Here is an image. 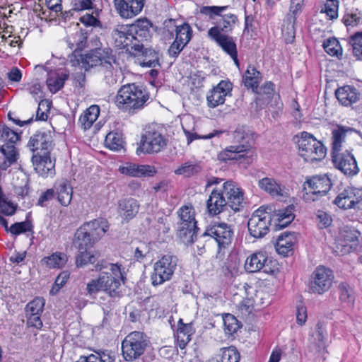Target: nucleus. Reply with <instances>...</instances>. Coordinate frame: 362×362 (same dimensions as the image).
<instances>
[{
  "instance_id": "3",
  "label": "nucleus",
  "mask_w": 362,
  "mask_h": 362,
  "mask_svg": "<svg viewBox=\"0 0 362 362\" xmlns=\"http://www.w3.org/2000/svg\"><path fill=\"white\" fill-rule=\"evenodd\" d=\"M149 99V93L145 88L135 83H128L118 90L116 103L120 110L135 114L147 105Z\"/></svg>"
},
{
  "instance_id": "10",
  "label": "nucleus",
  "mask_w": 362,
  "mask_h": 362,
  "mask_svg": "<svg viewBox=\"0 0 362 362\" xmlns=\"http://www.w3.org/2000/svg\"><path fill=\"white\" fill-rule=\"evenodd\" d=\"M177 261L175 256L170 255L163 256L154 265V272L151 277L152 284L158 286L170 280L176 269Z\"/></svg>"
},
{
  "instance_id": "44",
  "label": "nucleus",
  "mask_w": 362,
  "mask_h": 362,
  "mask_svg": "<svg viewBox=\"0 0 362 362\" xmlns=\"http://www.w3.org/2000/svg\"><path fill=\"white\" fill-rule=\"evenodd\" d=\"M177 214L180 223L185 226H197V221L195 219V211L192 206L185 205L178 211Z\"/></svg>"
},
{
  "instance_id": "50",
  "label": "nucleus",
  "mask_w": 362,
  "mask_h": 362,
  "mask_svg": "<svg viewBox=\"0 0 362 362\" xmlns=\"http://www.w3.org/2000/svg\"><path fill=\"white\" fill-rule=\"evenodd\" d=\"M107 148L113 151H119L123 147V139L119 132H111L108 133L105 139Z\"/></svg>"
},
{
  "instance_id": "34",
  "label": "nucleus",
  "mask_w": 362,
  "mask_h": 362,
  "mask_svg": "<svg viewBox=\"0 0 362 362\" xmlns=\"http://www.w3.org/2000/svg\"><path fill=\"white\" fill-rule=\"evenodd\" d=\"M54 189H55V196L57 195L59 202L64 206H68L72 199V187L66 180L57 182Z\"/></svg>"
},
{
  "instance_id": "55",
  "label": "nucleus",
  "mask_w": 362,
  "mask_h": 362,
  "mask_svg": "<svg viewBox=\"0 0 362 362\" xmlns=\"http://www.w3.org/2000/svg\"><path fill=\"white\" fill-rule=\"evenodd\" d=\"M323 48L330 56L339 57L342 54V49L339 41L336 38H329L324 41Z\"/></svg>"
},
{
  "instance_id": "4",
  "label": "nucleus",
  "mask_w": 362,
  "mask_h": 362,
  "mask_svg": "<svg viewBox=\"0 0 362 362\" xmlns=\"http://www.w3.org/2000/svg\"><path fill=\"white\" fill-rule=\"evenodd\" d=\"M272 207L260 206L247 221V226H288L295 218L294 206L275 211L272 214Z\"/></svg>"
},
{
  "instance_id": "53",
  "label": "nucleus",
  "mask_w": 362,
  "mask_h": 362,
  "mask_svg": "<svg viewBox=\"0 0 362 362\" xmlns=\"http://www.w3.org/2000/svg\"><path fill=\"white\" fill-rule=\"evenodd\" d=\"M349 44L352 47L354 56L362 61V31L356 32L349 37Z\"/></svg>"
},
{
  "instance_id": "47",
  "label": "nucleus",
  "mask_w": 362,
  "mask_h": 362,
  "mask_svg": "<svg viewBox=\"0 0 362 362\" xmlns=\"http://www.w3.org/2000/svg\"><path fill=\"white\" fill-rule=\"evenodd\" d=\"M342 21L346 27L356 26L362 23V12L358 8L346 9Z\"/></svg>"
},
{
  "instance_id": "11",
  "label": "nucleus",
  "mask_w": 362,
  "mask_h": 362,
  "mask_svg": "<svg viewBox=\"0 0 362 362\" xmlns=\"http://www.w3.org/2000/svg\"><path fill=\"white\" fill-rule=\"evenodd\" d=\"M360 232L355 228H339L336 237V250L338 255H344L356 250L358 243Z\"/></svg>"
},
{
  "instance_id": "19",
  "label": "nucleus",
  "mask_w": 362,
  "mask_h": 362,
  "mask_svg": "<svg viewBox=\"0 0 362 362\" xmlns=\"http://www.w3.org/2000/svg\"><path fill=\"white\" fill-rule=\"evenodd\" d=\"M304 185H308L310 193L316 197L312 199L315 201L320 197L325 196L332 187L331 180L326 174L307 177Z\"/></svg>"
},
{
  "instance_id": "30",
  "label": "nucleus",
  "mask_w": 362,
  "mask_h": 362,
  "mask_svg": "<svg viewBox=\"0 0 362 362\" xmlns=\"http://www.w3.org/2000/svg\"><path fill=\"white\" fill-rule=\"evenodd\" d=\"M297 235L292 232H285L279 236L275 248L278 254L288 257L293 250V245L296 241Z\"/></svg>"
},
{
  "instance_id": "13",
  "label": "nucleus",
  "mask_w": 362,
  "mask_h": 362,
  "mask_svg": "<svg viewBox=\"0 0 362 362\" xmlns=\"http://www.w3.org/2000/svg\"><path fill=\"white\" fill-rule=\"evenodd\" d=\"M112 49L110 47L95 48L90 50L88 53L81 55V66L85 71L90 69L100 66V69L105 65V62L114 60Z\"/></svg>"
},
{
  "instance_id": "42",
  "label": "nucleus",
  "mask_w": 362,
  "mask_h": 362,
  "mask_svg": "<svg viewBox=\"0 0 362 362\" xmlns=\"http://www.w3.org/2000/svg\"><path fill=\"white\" fill-rule=\"evenodd\" d=\"M68 78L69 74L66 73H53L49 74L46 83L49 91L55 93L64 87V83Z\"/></svg>"
},
{
  "instance_id": "52",
  "label": "nucleus",
  "mask_w": 362,
  "mask_h": 362,
  "mask_svg": "<svg viewBox=\"0 0 362 362\" xmlns=\"http://www.w3.org/2000/svg\"><path fill=\"white\" fill-rule=\"evenodd\" d=\"M17 205L8 200L0 187V212L6 216H12L16 211Z\"/></svg>"
},
{
  "instance_id": "7",
  "label": "nucleus",
  "mask_w": 362,
  "mask_h": 362,
  "mask_svg": "<svg viewBox=\"0 0 362 362\" xmlns=\"http://www.w3.org/2000/svg\"><path fill=\"white\" fill-rule=\"evenodd\" d=\"M296 141L301 156L305 160L317 161L321 160L326 156V148L323 144L315 139V137L306 132L300 133V136H296Z\"/></svg>"
},
{
  "instance_id": "9",
  "label": "nucleus",
  "mask_w": 362,
  "mask_h": 362,
  "mask_svg": "<svg viewBox=\"0 0 362 362\" xmlns=\"http://www.w3.org/2000/svg\"><path fill=\"white\" fill-rule=\"evenodd\" d=\"M228 8V6H203L200 8L199 12L202 14L208 16L210 19H214L215 16H220L221 19L218 22V25L214 27H216L221 33H228L233 30L234 25L238 21V17L235 14L221 13Z\"/></svg>"
},
{
  "instance_id": "15",
  "label": "nucleus",
  "mask_w": 362,
  "mask_h": 362,
  "mask_svg": "<svg viewBox=\"0 0 362 362\" xmlns=\"http://www.w3.org/2000/svg\"><path fill=\"white\" fill-rule=\"evenodd\" d=\"M112 37L115 45L119 49H125L127 52L132 53L133 51H139V43L136 42L134 35L130 34L129 25H118L112 32Z\"/></svg>"
},
{
  "instance_id": "57",
  "label": "nucleus",
  "mask_w": 362,
  "mask_h": 362,
  "mask_svg": "<svg viewBox=\"0 0 362 362\" xmlns=\"http://www.w3.org/2000/svg\"><path fill=\"white\" fill-rule=\"evenodd\" d=\"M339 292V299L341 301L352 303L354 301V291L352 288L346 282H341L338 286Z\"/></svg>"
},
{
  "instance_id": "8",
  "label": "nucleus",
  "mask_w": 362,
  "mask_h": 362,
  "mask_svg": "<svg viewBox=\"0 0 362 362\" xmlns=\"http://www.w3.org/2000/svg\"><path fill=\"white\" fill-rule=\"evenodd\" d=\"M121 267V264L118 263L111 264L110 272H102L100 274L103 291L112 298L121 296L119 290L121 281L123 284L125 282L126 277L124 276V272L122 271Z\"/></svg>"
},
{
  "instance_id": "25",
  "label": "nucleus",
  "mask_w": 362,
  "mask_h": 362,
  "mask_svg": "<svg viewBox=\"0 0 362 362\" xmlns=\"http://www.w3.org/2000/svg\"><path fill=\"white\" fill-rule=\"evenodd\" d=\"M255 91L258 94L255 99V103L261 108H262V105L266 104H270L271 106L278 105L276 100L279 99V95H276L275 84L273 82L267 81Z\"/></svg>"
},
{
  "instance_id": "59",
  "label": "nucleus",
  "mask_w": 362,
  "mask_h": 362,
  "mask_svg": "<svg viewBox=\"0 0 362 362\" xmlns=\"http://www.w3.org/2000/svg\"><path fill=\"white\" fill-rule=\"evenodd\" d=\"M0 138L7 141L6 143L16 144L20 139V136L6 124H3L0 126Z\"/></svg>"
},
{
  "instance_id": "63",
  "label": "nucleus",
  "mask_w": 362,
  "mask_h": 362,
  "mask_svg": "<svg viewBox=\"0 0 362 362\" xmlns=\"http://www.w3.org/2000/svg\"><path fill=\"white\" fill-rule=\"evenodd\" d=\"M313 336L315 339L317 341L319 346H321L324 344V341L327 336V332L322 322H318L317 323L316 330Z\"/></svg>"
},
{
  "instance_id": "26",
  "label": "nucleus",
  "mask_w": 362,
  "mask_h": 362,
  "mask_svg": "<svg viewBox=\"0 0 362 362\" xmlns=\"http://www.w3.org/2000/svg\"><path fill=\"white\" fill-rule=\"evenodd\" d=\"M32 162L35 170L39 175L47 177L55 174V165L50 158V154L35 153L32 157Z\"/></svg>"
},
{
  "instance_id": "16",
  "label": "nucleus",
  "mask_w": 362,
  "mask_h": 362,
  "mask_svg": "<svg viewBox=\"0 0 362 362\" xmlns=\"http://www.w3.org/2000/svg\"><path fill=\"white\" fill-rule=\"evenodd\" d=\"M233 84L229 81L222 80L206 95L208 107L215 108L225 103L226 97L231 96Z\"/></svg>"
},
{
  "instance_id": "17",
  "label": "nucleus",
  "mask_w": 362,
  "mask_h": 362,
  "mask_svg": "<svg viewBox=\"0 0 362 362\" xmlns=\"http://www.w3.org/2000/svg\"><path fill=\"white\" fill-rule=\"evenodd\" d=\"M28 146L33 152L50 154L54 146L51 132H37L30 138Z\"/></svg>"
},
{
  "instance_id": "56",
  "label": "nucleus",
  "mask_w": 362,
  "mask_h": 362,
  "mask_svg": "<svg viewBox=\"0 0 362 362\" xmlns=\"http://www.w3.org/2000/svg\"><path fill=\"white\" fill-rule=\"evenodd\" d=\"M45 306V300L43 298H35L29 302L25 308L26 315H41Z\"/></svg>"
},
{
  "instance_id": "2",
  "label": "nucleus",
  "mask_w": 362,
  "mask_h": 362,
  "mask_svg": "<svg viewBox=\"0 0 362 362\" xmlns=\"http://www.w3.org/2000/svg\"><path fill=\"white\" fill-rule=\"evenodd\" d=\"M243 192L241 189L233 182L227 181L221 192L213 189L206 202V206L211 215L218 214L227 206L236 212L243 208Z\"/></svg>"
},
{
  "instance_id": "61",
  "label": "nucleus",
  "mask_w": 362,
  "mask_h": 362,
  "mask_svg": "<svg viewBox=\"0 0 362 362\" xmlns=\"http://www.w3.org/2000/svg\"><path fill=\"white\" fill-rule=\"evenodd\" d=\"M86 290L87 293L90 296L96 294L100 291H103V286L100 275L98 276V279H92L90 282L87 284Z\"/></svg>"
},
{
  "instance_id": "51",
  "label": "nucleus",
  "mask_w": 362,
  "mask_h": 362,
  "mask_svg": "<svg viewBox=\"0 0 362 362\" xmlns=\"http://www.w3.org/2000/svg\"><path fill=\"white\" fill-rule=\"evenodd\" d=\"M115 62V57L114 60L105 62V65L100 69V71L104 74V80L105 83L111 86L117 83V79L115 73V69L112 63Z\"/></svg>"
},
{
  "instance_id": "37",
  "label": "nucleus",
  "mask_w": 362,
  "mask_h": 362,
  "mask_svg": "<svg viewBox=\"0 0 362 362\" xmlns=\"http://www.w3.org/2000/svg\"><path fill=\"white\" fill-rule=\"evenodd\" d=\"M99 115V106L96 105L90 106L79 117L78 124L80 127L84 130L90 129L94 122L98 119Z\"/></svg>"
},
{
  "instance_id": "29",
  "label": "nucleus",
  "mask_w": 362,
  "mask_h": 362,
  "mask_svg": "<svg viewBox=\"0 0 362 362\" xmlns=\"http://www.w3.org/2000/svg\"><path fill=\"white\" fill-rule=\"evenodd\" d=\"M139 51L132 52L134 56L139 57L140 64L142 66L156 67L159 64L158 53L151 47H146L144 44H139Z\"/></svg>"
},
{
  "instance_id": "46",
  "label": "nucleus",
  "mask_w": 362,
  "mask_h": 362,
  "mask_svg": "<svg viewBox=\"0 0 362 362\" xmlns=\"http://www.w3.org/2000/svg\"><path fill=\"white\" fill-rule=\"evenodd\" d=\"M199 228H180L177 233V237L186 245H191L197 240Z\"/></svg>"
},
{
  "instance_id": "18",
  "label": "nucleus",
  "mask_w": 362,
  "mask_h": 362,
  "mask_svg": "<svg viewBox=\"0 0 362 362\" xmlns=\"http://www.w3.org/2000/svg\"><path fill=\"white\" fill-rule=\"evenodd\" d=\"M304 4L291 2L289 13L282 25V33L285 36L286 43H292L295 39L297 16L302 13Z\"/></svg>"
},
{
  "instance_id": "35",
  "label": "nucleus",
  "mask_w": 362,
  "mask_h": 362,
  "mask_svg": "<svg viewBox=\"0 0 362 362\" xmlns=\"http://www.w3.org/2000/svg\"><path fill=\"white\" fill-rule=\"evenodd\" d=\"M353 129L341 125H337L332 132V154L341 152L342 144L345 141L346 134Z\"/></svg>"
},
{
  "instance_id": "45",
  "label": "nucleus",
  "mask_w": 362,
  "mask_h": 362,
  "mask_svg": "<svg viewBox=\"0 0 362 362\" xmlns=\"http://www.w3.org/2000/svg\"><path fill=\"white\" fill-rule=\"evenodd\" d=\"M221 354L216 358V362H239L240 355L237 349L230 346L220 349Z\"/></svg>"
},
{
  "instance_id": "54",
  "label": "nucleus",
  "mask_w": 362,
  "mask_h": 362,
  "mask_svg": "<svg viewBox=\"0 0 362 362\" xmlns=\"http://www.w3.org/2000/svg\"><path fill=\"white\" fill-rule=\"evenodd\" d=\"M14 144L6 143L0 146V152L4 156L5 159L15 164L19 158V153Z\"/></svg>"
},
{
  "instance_id": "41",
  "label": "nucleus",
  "mask_w": 362,
  "mask_h": 362,
  "mask_svg": "<svg viewBox=\"0 0 362 362\" xmlns=\"http://www.w3.org/2000/svg\"><path fill=\"white\" fill-rule=\"evenodd\" d=\"M192 333V325L191 324H184L182 320L180 319L178 322L177 330V340L180 349H184L189 342Z\"/></svg>"
},
{
  "instance_id": "43",
  "label": "nucleus",
  "mask_w": 362,
  "mask_h": 362,
  "mask_svg": "<svg viewBox=\"0 0 362 362\" xmlns=\"http://www.w3.org/2000/svg\"><path fill=\"white\" fill-rule=\"evenodd\" d=\"M87 39L86 33L79 30L73 34L71 37H69L66 42L69 47L71 49H74V52H81L86 47Z\"/></svg>"
},
{
  "instance_id": "49",
  "label": "nucleus",
  "mask_w": 362,
  "mask_h": 362,
  "mask_svg": "<svg viewBox=\"0 0 362 362\" xmlns=\"http://www.w3.org/2000/svg\"><path fill=\"white\" fill-rule=\"evenodd\" d=\"M89 249L79 250L76 256V265L77 267H83L88 264H94L98 259L95 254L88 252Z\"/></svg>"
},
{
  "instance_id": "5",
  "label": "nucleus",
  "mask_w": 362,
  "mask_h": 362,
  "mask_svg": "<svg viewBox=\"0 0 362 362\" xmlns=\"http://www.w3.org/2000/svg\"><path fill=\"white\" fill-rule=\"evenodd\" d=\"M151 343L143 332L134 331L127 334L122 342V351L127 361H133L142 356Z\"/></svg>"
},
{
  "instance_id": "58",
  "label": "nucleus",
  "mask_w": 362,
  "mask_h": 362,
  "mask_svg": "<svg viewBox=\"0 0 362 362\" xmlns=\"http://www.w3.org/2000/svg\"><path fill=\"white\" fill-rule=\"evenodd\" d=\"M223 320L225 332L228 334L235 333L240 328L238 320L231 314H226Z\"/></svg>"
},
{
  "instance_id": "60",
  "label": "nucleus",
  "mask_w": 362,
  "mask_h": 362,
  "mask_svg": "<svg viewBox=\"0 0 362 362\" xmlns=\"http://www.w3.org/2000/svg\"><path fill=\"white\" fill-rule=\"evenodd\" d=\"M338 0H327L325 4V13L330 19H335L338 16Z\"/></svg>"
},
{
  "instance_id": "33",
  "label": "nucleus",
  "mask_w": 362,
  "mask_h": 362,
  "mask_svg": "<svg viewBox=\"0 0 362 362\" xmlns=\"http://www.w3.org/2000/svg\"><path fill=\"white\" fill-rule=\"evenodd\" d=\"M139 204L134 198H127L119 201L118 212L121 217L128 222L138 213Z\"/></svg>"
},
{
  "instance_id": "12",
  "label": "nucleus",
  "mask_w": 362,
  "mask_h": 362,
  "mask_svg": "<svg viewBox=\"0 0 362 362\" xmlns=\"http://www.w3.org/2000/svg\"><path fill=\"white\" fill-rule=\"evenodd\" d=\"M334 279V274L331 269L323 266L317 267L313 272L309 282V292L322 294L327 291Z\"/></svg>"
},
{
  "instance_id": "20",
  "label": "nucleus",
  "mask_w": 362,
  "mask_h": 362,
  "mask_svg": "<svg viewBox=\"0 0 362 362\" xmlns=\"http://www.w3.org/2000/svg\"><path fill=\"white\" fill-rule=\"evenodd\" d=\"M115 8L122 18H132L139 14L145 4V0H113Z\"/></svg>"
},
{
  "instance_id": "28",
  "label": "nucleus",
  "mask_w": 362,
  "mask_h": 362,
  "mask_svg": "<svg viewBox=\"0 0 362 362\" xmlns=\"http://www.w3.org/2000/svg\"><path fill=\"white\" fill-rule=\"evenodd\" d=\"M119 171L121 174L134 177H152L157 172L154 166L133 163H127L124 166H120Z\"/></svg>"
},
{
  "instance_id": "64",
  "label": "nucleus",
  "mask_w": 362,
  "mask_h": 362,
  "mask_svg": "<svg viewBox=\"0 0 362 362\" xmlns=\"http://www.w3.org/2000/svg\"><path fill=\"white\" fill-rule=\"evenodd\" d=\"M187 45L184 42H180L177 39H175L173 42L170 45L168 48V54L170 57L177 58L182 50Z\"/></svg>"
},
{
  "instance_id": "1",
  "label": "nucleus",
  "mask_w": 362,
  "mask_h": 362,
  "mask_svg": "<svg viewBox=\"0 0 362 362\" xmlns=\"http://www.w3.org/2000/svg\"><path fill=\"white\" fill-rule=\"evenodd\" d=\"M236 145L227 147L220 152L218 158L221 161L237 160L247 164L251 163L255 156L252 146L255 144L254 133L247 126H239L232 134Z\"/></svg>"
},
{
  "instance_id": "38",
  "label": "nucleus",
  "mask_w": 362,
  "mask_h": 362,
  "mask_svg": "<svg viewBox=\"0 0 362 362\" xmlns=\"http://www.w3.org/2000/svg\"><path fill=\"white\" fill-rule=\"evenodd\" d=\"M334 204L341 209H348L354 208L358 202L355 200V194L352 189H344L335 198Z\"/></svg>"
},
{
  "instance_id": "27",
  "label": "nucleus",
  "mask_w": 362,
  "mask_h": 362,
  "mask_svg": "<svg viewBox=\"0 0 362 362\" xmlns=\"http://www.w3.org/2000/svg\"><path fill=\"white\" fill-rule=\"evenodd\" d=\"M208 37L214 41L228 55L237 52L236 44L232 37L219 33L216 27H211L207 33Z\"/></svg>"
},
{
  "instance_id": "31",
  "label": "nucleus",
  "mask_w": 362,
  "mask_h": 362,
  "mask_svg": "<svg viewBox=\"0 0 362 362\" xmlns=\"http://www.w3.org/2000/svg\"><path fill=\"white\" fill-rule=\"evenodd\" d=\"M165 28H175V38L180 40V42H184L187 45L191 40L193 31L187 23H184L180 25H175V21L172 18L167 19L163 23Z\"/></svg>"
},
{
  "instance_id": "24",
  "label": "nucleus",
  "mask_w": 362,
  "mask_h": 362,
  "mask_svg": "<svg viewBox=\"0 0 362 362\" xmlns=\"http://www.w3.org/2000/svg\"><path fill=\"white\" fill-rule=\"evenodd\" d=\"M268 257L266 252H256L249 256L245 263V270L248 272H256L261 269L267 274L274 273L268 267Z\"/></svg>"
},
{
  "instance_id": "48",
  "label": "nucleus",
  "mask_w": 362,
  "mask_h": 362,
  "mask_svg": "<svg viewBox=\"0 0 362 362\" xmlns=\"http://www.w3.org/2000/svg\"><path fill=\"white\" fill-rule=\"evenodd\" d=\"M201 170L202 167L199 164L186 162L174 172L176 175H182L186 177H190L198 174Z\"/></svg>"
},
{
  "instance_id": "14",
  "label": "nucleus",
  "mask_w": 362,
  "mask_h": 362,
  "mask_svg": "<svg viewBox=\"0 0 362 362\" xmlns=\"http://www.w3.org/2000/svg\"><path fill=\"white\" fill-rule=\"evenodd\" d=\"M332 160L334 167L347 177H354L359 173L356 160L348 150L332 153Z\"/></svg>"
},
{
  "instance_id": "22",
  "label": "nucleus",
  "mask_w": 362,
  "mask_h": 362,
  "mask_svg": "<svg viewBox=\"0 0 362 362\" xmlns=\"http://www.w3.org/2000/svg\"><path fill=\"white\" fill-rule=\"evenodd\" d=\"M334 95L340 105L354 108V105L361 100V93L351 85H344L335 90Z\"/></svg>"
},
{
  "instance_id": "39",
  "label": "nucleus",
  "mask_w": 362,
  "mask_h": 362,
  "mask_svg": "<svg viewBox=\"0 0 362 362\" xmlns=\"http://www.w3.org/2000/svg\"><path fill=\"white\" fill-rule=\"evenodd\" d=\"M67 261L68 257L65 253L56 252L43 257L41 262L49 269H61L65 266Z\"/></svg>"
},
{
  "instance_id": "62",
  "label": "nucleus",
  "mask_w": 362,
  "mask_h": 362,
  "mask_svg": "<svg viewBox=\"0 0 362 362\" xmlns=\"http://www.w3.org/2000/svg\"><path fill=\"white\" fill-rule=\"evenodd\" d=\"M55 197V189L54 188L47 189L40 195L37 205L41 207L47 206V202L52 200Z\"/></svg>"
},
{
  "instance_id": "6",
  "label": "nucleus",
  "mask_w": 362,
  "mask_h": 362,
  "mask_svg": "<svg viewBox=\"0 0 362 362\" xmlns=\"http://www.w3.org/2000/svg\"><path fill=\"white\" fill-rule=\"evenodd\" d=\"M168 139L163 135L162 128L153 124L147 127L141 136L139 147L136 153L139 152L148 154L157 153L163 151L167 146Z\"/></svg>"
},
{
  "instance_id": "21",
  "label": "nucleus",
  "mask_w": 362,
  "mask_h": 362,
  "mask_svg": "<svg viewBox=\"0 0 362 362\" xmlns=\"http://www.w3.org/2000/svg\"><path fill=\"white\" fill-rule=\"evenodd\" d=\"M129 25L130 34L134 35L136 42L144 44V42H148L151 38V29L153 28V25L148 18H139L134 23Z\"/></svg>"
},
{
  "instance_id": "32",
  "label": "nucleus",
  "mask_w": 362,
  "mask_h": 362,
  "mask_svg": "<svg viewBox=\"0 0 362 362\" xmlns=\"http://www.w3.org/2000/svg\"><path fill=\"white\" fill-rule=\"evenodd\" d=\"M233 231L231 228H209L203 235L213 237L218 245V247H226L231 243Z\"/></svg>"
},
{
  "instance_id": "23",
  "label": "nucleus",
  "mask_w": 362,
  "mask_h": 362,
  "mask_svg": "<svg viewBox=\"0 0 362 362\" xmlns=\"http://www.w3.org/2000/svg\"><path fill=\"white\" fill-rule=\"evenodd\" d=\"M96 230L97 228H92L87 231L86 228H78L74 234V246L78 250L90 249L100 238Z\"/></svg>"
},
{
  "instance_id": "40",
  "label": "nucleus",
  "mask_w": 362,
  "mask_h": 362,
  "mask_svg": "<svg viewBox=\"0 0 362 362\" xmlns=\"http://www.w3.org/2000/svg\"><path fill=\"white\" fill-rule=\"evenodd\" d=\"M258 185L260 189L265 191L272 197H283L284 192L281 185L273 178L264 177L259 180Z\"/></svg>"
},
{
  "instance_id": "36",
  "label": "nucleus",
  "mask_w": 362,
  "mask_h": 362,
  "mask_svg": "<svg viewBox=\"0 0 362 362\" xmlns=\"http://www.w3.org/2000/svg\"><path fill=\"white\" fill-rule=\"evenodd\" d=\"M262 80V74L252 65H249L243 76V82L247 88L253 91L258 89L259 83Z\"/></svg>"
}]
</instances>
